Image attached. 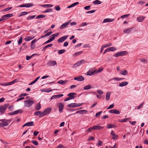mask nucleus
I'll return each instance as SVG.
<instances>
[{
	"label": "nucleus",
	"instance_id": "nucleus-45",
	"mask_svg": "<svg viewBox=\"0 0 148 148\" xmlns=\"http://www.w3.org/2000/svg\"><path fill=\"white\" fill-rule=\"evenodd\" d=\"M109 51H115L116 50V49L115 47H112L109 48Z\"/></svg>",
	"mask_w": 148,
	"mask_h": 148
},
{
	"label": "nucleus",
	"instance_id": "nucleus-20",
	"mask_svg": "<svg viewBox=\"0 0 148 148\" xmlns=\"http://www.w3.org/2000/svg\"><path fill=\"white\" fill-rule=\"evenodd\" d=\"M87 110H79V111H77L75 113H79L81 114H82L83 113L86 114V112H87ZM75 114V113H74V114H72L73 115V114Z\"/></svg>",
	"mask_w": 148,
	"mask_h": 148
},
{
	"label": "nucleus",
	"instance_id": "nucleus-28",
	"mask_svg": "<svg viewBox=\"0 0 148 148\" xmlns=\"http://www.w3.org/2000/svg\"><path fill=\"white\" fill-rule=\"evenodd\" d=\"M54 90L55 89L51 90V89H50L49 88H48V89L44 88V89H42L41 91L42 92H51L53 90Z\"/></svg>",
	"mask_w": 148,
	"mask_h": 148
},
{
	"label": "nucleus",
	"instance_id": "nucleus-14",
	"mask_svg": "<svg viewBox=\"0 0 148 148\" xmlns=\"http://www.w3.org/2000/svg\"><path fill=\"white\" fill-rule=\"evenodd\" d=\"M84 60H83L79 61L76 63L73 66L74 67H76L77 66H80L82 64L84 63Z\"/></svg>",
	"mask_w": 148,
	"mask_h": 148
},
{
	"label": "nucleus",
	"instance_id": "nucleus-4",
	"mask_svg": "<svg viewBox=\"0 0 148 148\" xmlns=\"http://www.w3.org/2000/svg\"><path fill=\"white\" fill-rule=\"evenodd\" d=\"M8 106V104H5L3 106H0V112L1 114L4 113L5 110Z\"/></svg>",
	"mask_w": 148,
	"mask_h": 148
},
{
	"label": "nucleus",
	"instance_id": "nucleus-30",
	"mask_svg": "<svg viewBox=\"0 0 148 148\" xmlns=\"http://www.w3.org/2000/svg\"><path fill=\"white\" fill-rule=\"evenodd\" d=\"M111 92L108 93L107 92L106 93V99L107 101H108L110 99V95Z\"/></svg>",
	"mask_w": 148,
	"mask_h": 148
},
{
	"label": "nucleus",
	"instance_id": "nucleus-37",
	"mask_svg": "<svg viewBox=\"0 0 148 148\" xmlns=\"http://www.w3.org/2000/svg\"><path fill=\"white\" fill-rule=\"evenodd\" d=\"M119 52L120 56H122L125 55L126 54V53H127V52L125 51H123Z\"/></svg>",
	"mask_w": 148,
	"mask_h": 148
},
{
	"label": "nucleus",
	"instance_id": "nucleus-51",
	"mask_svg": "<svg viewBox=\"0 0 148 148\" xmlns=\"http://www.w3.org/2000/svg\"><path fill=\"white\" fill-rule=\"evenodd\" d=\"M55 8L57 11H59L60 10V8L59 5H56L55 6Z\"/></svg>",
	"mask_w": 148,
	"mask_h": 148
},
{
	"label": "nucleus",
	"instance_id": "nucleus-55",
	"mask_svg": "<svg viewBox=\"0 0 148 148\" xmlns=\"http://www.w3.org/2000/svg\"><path fill=\"white\" fill-rule=\"evenodd\" d=\"M12 7L7 8L5 9H4L3 10V11H8L10 10L11 9H12Z\"/></svg>",
	"mask_w": 148,
	"mask_h": 148
},
{
	"label": "nucleus",
	"instance_id": "nucleus-18",
	"mask_svg": "<svg viewBox=\"0 0 148 148\" xmlns=\"http://www.w3.org/2000/svg\"><path fill=\"white\" fill-rule=\"evenodd\" d=\"M63 95L62 94L54 95L51 97V99H54L57 98H59L63 96Z\"/></svg>",
	"mask_w": 148,
	"mask_h": 148
},
{
	"label": "nucleus",
	"instance_id": "nucleus-40",
	"mask_svg": "<svg viewBox=\"0 0 148 148\" xmlns=\"http://www.w3.org/2000/svg\"><path fill=\"white\" fill-rule=\"evenodd\" d=\"M27 126H30L33 125L34 122L31 121L26 123Z\"/></svg>",
	"mask_w": 148,
	"mask_h": 148
},
{
	"label": "nucleus",
	"instance_id": "nucleus-22",
	"mask_svg": "<svg viewBox=\"0 0 148 148\" xmlns=\"http://www.w3.org/2000/svg\"><path fill=\"white\" fill-rule=\"evenodd\" d=\"M145 18V17L143 16H140L137 18V21L139 22H142Z\"/></svg>",
	"mask_w": 148,
	"mask_h": 148
},
{
	"label": "nucleus",
	"instance_id": "nucleus-36",
	"mask_svg": "<svg viewBox=\"0 0 148 148\" xmlns=\"http://www.w3.org/2000/svg\"><path fill=\"white\" fill-rule=\"evenodd\" d=\"M45 17V16L44 14H41L37 16L36 18V19H39L41 18H43Z\"/></svg>",
	"mask_w": 148,
	"mask_h": 148
},
{
	"label": "nucleus",
	"instance_id": "nucleus-59",
	"mask_svg": "<svg viewBox=\"0 0 148 148\" xmlns=\"http://www.w3.org/2000/svg\"><path fill=\"white\" fill-rule=\"evenodd\" d=\"M57 148H65V147L62 145H58Z\"/></svg>",
	"mask_w": 148,
	"mask_h": 148
},
{
	"label": "nucleus",
	"instance_id": "nucleus-25",
	"mask_svg": "<svg viewBox=\"0 0 148 148\" xmlns=\"http://www.w3.org/2000/svg\"><path fill=\"white\" fill-rule=\"evenodd\" d=\"M41 105L40 103L37 104L35 107V109L37 110H38L41 109Z\"/></svg>",
	"mask_w": 148,
	"mask_h": 148
},
{
	"label": "nucleus",
	"instance_id": "nucleus-33",
	"mask_svg": "<svg viewBox=\"0 0 148 148\" xmlns=\"http://www.w3.org/2000/svg\"><path fill=\"white\" fill-rule=\"evenodd\" d=\"M91 88L92 87L90 85H87L86 86L84 87V89L85 90H88Z\"/></svg>",
	"mask_w": 148,
	"mask_h": 148
},
{
	"label": "nucleus",
	"instance_id": "nucleus-2",
	"mask_svg": "<svg viewBox=\"0 0 148 148\" xmlns=\"http://www.w3.org/2000/svg\"><path fill=\"white\" fill-rule=\"evenodd\" d=\"M25 107H30L34 103V101L32 100H25L24 101Z\"/></svg>",
	"mask_w": 148,
	"mask_h": 148
},
{
	"label": "nucleus",
	"instance_id": "nucleus-15",
	"mask_svg": "<svg viewBox=\"0 0 148 148\" xmlns=\"http://www.w3.org/2000/svg\"><path fill=\"white\" fill-rule=\"evenodd\" d=\"M74 79L78 81H82L84 80V78L82 76H79L77 77H75Z\"/></svg>",
	"mask_w": 148,
	"mask_h": 148
},
{
	"label": "nucleus",
	"instance_id": "nucleus-13",
	"mask_svg": "<svg viewBox=\"0 0 148 148\" xmlns=\"http://www.w3.org/2000/svg\"><path fill=\"white\" fill-rule=\"evenodd\" d=\"M69 22L70 21L64 23L60 27V29H62L66 28L69 25Z\"/></svg>",
	"mask_w": 148,
	"mask_h": 148
},
{
	"label": "nucleus",
	"instance_id": "nucleus-53",
	"mask_svg": "<svg viewBox=\"0 0 148 148\" xmlns=\"http://www.w3.org/2000/svg\"><path fill=\"white\" fill-rule=\"evenodd\" d=\"M103 70V68H100L97 70H96V73H100Z\"/></svg>",
	"mask_w": 148,
	"mask_h": 148
},
{
	"label": "nucleus",
	"instance_id": "nucleus-29",
	"mask_svg": "<svg viewBox=\"0 0 148 148\" xmlns=\"http://www.w3.org/2000/svg\"><path fill=\"white\" fill-rule=\"evenodd\" d=\"M116 126L114 124H108L107 127V128L108 129H110L112 128L115 127Z\"/></svg>",
	"mask_w": 148,
	"mask_h": 148
},
{
	"label": "nucleus",
	"instance_id": "nucleus-3",
	"mask_svg": "<svg viewBox=\"0 0 148 148\" xmlns=\"http://www.w3.org/2000/svg\"><path fill=\"white\" fill-rule=\"evenodd\" d=\"M18 82V79H16L13 81L8 82H3L0 83V85L2 86H8Z\"/></svg>",
	"mask_w": 148,
	"mask_h": 148
},
{
	"label": "nucleus",
	"instance_id": "nucleus-9",
	"mask_svg": "<svg viewBox=\"0 0 148 148\" xmlns=\"http://www.w3.org/2000/svg\"><path fill=\"white\" fill-rule=\"evenodd\" d=\"M68 37V35L64 36L58 39L57 41L58 43L62 42L66 40Z\"/></svg>",
	"mask_w": 148,
	"mask_h": 148
},
{
	"label": "nucleus",
	"instance_id": "nucleus-23",
	"mask_svg": "<svg viewBox=\"0 0 148 148\" xmlns=\"http://www.w3.org/2000/svg\"><path fill=\"white\" fill-rule=\"evenodd\" d=\"M128 84V82H122L119 84V86L122 87L127 85Z\"/></svg>",
	"mask_w": 148,
	"mask_h": 148
},
{
	"label": "nucleus",
	"instance_id": "nucleus-57",
	"mask_svg": "<svg viewBox=\"0 0 148 148\" xmlns=\"http://www.w3.org/2000/svg\"><path fill=\"white\" fill-rule=\"evenodd\" d=\"M95 11V10H92L91 11H88L86 12V13L87 14H89V13H94Z\"/></svg>",
	"mask_w": 148,
	"mask_h": 148
},
{
	"label": "nucleus",
	"instance_id": "nucleus-47",
	"mask_svg": "<svg viewBox=\"0 0 148 148\" xmlns=\"http://www.w3.org/2000/svg\"><path fill=\"white\" fill-rule=\"evenodd\" d=\"M32 143L36 145H38V142L36 140H33L32 141Z\"/></svg>",
	"mask_w": 148,
	"mask_h": 148
},
{
	"label": "nucleus",
	"instance_id": "nucleus-42",
	"mask_svg": "<svg viewBox=\"0 0 148 148\" xmlns=\"http://www.w3.org/2000/svg\"><path fill=\"white\" fill-rule=\"evenodd\" d=\"M65 51L66 50L65 49H63L61 50H58V53L60 54H61L64 53Z\"/></svg>",
	"mask_w": 148,
	"mask_h": 148
},
{
	"label": "nucleus",
	"instance_id": "nucleus-43",
	"mask_svg": "<svg viewBox=\"0 0 148 148\" xmlns=\"http://www.w3.org/2000/svg\"><path fill=\"white\" fill-rule=\"evenodd\" d=\"M36 54H34L30 56H26V60H29L30 59H31L32 58V56H34L36 55Z\"/></svg>",
	"mask_w": 148,
	"mask_h": 148
},
{
	"label": "nucleus",
	"instance_id": "nucleus-12",
	"mask_svg": "<svg viewBox=\"0 0 148 148\" xmlns=\"http://www.w3.org/2000/svg\"><path fill=\"white\" fill-rule=\"evenodd\" d=\"M23 112V111L22 110L20 109L18 110H16L14 111L13 112H12L10 113V114L11 115L16 114L18 113L21 114Z\"/></svg>",
	"mask_w": 148,
	"mask_h": 148
},
{
	"label": "nucleus",
	"instance_id": "nucleus-19",
	"mask_svg": "<svg viewBox=\"0 0 148 148\" xmlns=\"http://www.w3.org/2000/svg\"><path fill=\"white\" fill-rule=\"evenodd\" d=\"M114 19H111V18H106L104 19L103 21V23H106L107 22H111L114 21Z\"/></svg>",
	"mask_w": 148,
	"mask_h": 148
},
{
	"label": "nucleus",
	"instance_id": "nucleus-39",
	"mask_svg": "<svg viewBox=\"0 0 148 148\" xmlns=\"http://www.w3.org/2000/svg\"><path fill=\"white\" fill-rule=\"evenodd\" d=\"M25 7L29 8L34 5L31 3H27L25 4Z\"/></svg>",
	"mask_w": 148,
	"mask_h": 148
},
{
	"label": "nucleus",
	"instance_id": "nucleus-1",
	"mask_svg": "<svg viewBox=\"0 0 148 148\" xmlns=\"http://www.w3.org/2000/svg\"><path fill=\"white\" fill-rule=\"evenodd\" d=\"M59 33H57L51 35V38L49 40L46 41L43 44V45L46 44L53 41L55 39V37L59 35Z\"/></svg>",
	"mask_w": 148,
	"mask_h": 148
},
{
	"label": "nucleus",
	"instance_id": "nucleus-27",
	"mask_svg": "<svg viewBox=\"0 0 148 148\" xmlns=\"http://www.w3.org/2000/svg\"><path fill=\"white\" fill-rule=\"evenodd\" d=\"M35 37H32V36H27L25 38V40L26 41H28L32 39Z\"/></svg>",
	"mask_w": 148,
	"mask_h": 148
},
{
	"label": "nucleus",
	"instance_id": "nucleus-16",
	"mask_svg": "<svg viewBox=\"0 0 148 148\" xmlns=\"http://www.w3.org/2000/svg\"><path fill=\"white\" fill-rule=\"evenodd\" d=\"M76 95L75 93L71 92L68 94L67 96H69L71 99H74L75 98V95Z\"/></svg>",
	"mask_w": 148,
	"mask_h": 148
},
{
	"label": "nucleus",
	"instance_id": "nucleus-62",
	"mask_svg": "<svg viewBox=\"0 0 148 148\" xmlns=\"http://www.w3.org/2000/svg\"><path fill=\"white\" fill-rule=\"evenodd\" d=\"M90 5L84 7V9L86 10H88L90 9Z\"/></svg>",
	"mask_w": 148,
	"mask_h": 148
},
{
	"label": "nucleus",
	"instance_id": "nucleus-10",
	"mask_svg": "<svg viewBox=\"0 0 148 148\" xmlns=\"http://www.w3.org/2000/svg\"><path fill=\"white\" fill-rule=\"evenodd\" d=\"M57 105L59 108V111L60 112H61L63 110L64 105L62 103H58Z\"/></svg>",
	"mask_w": 148,
	"mask_h": 148
},
{
	"label": "nucleus",
	"instance_id": "nucleus-35",
	"mask_svg": "<svg viewBox=\"0 0 148 148\" xmlns=\"http://www.w3.org/2000/svg\"><path fill=\"white\" fill-rule=\"evenodd\" d=\"M96 71V70H95L93 72H90V71H88L87 72V75H93L95 73V72Z\"/></svg>",
	"mask_w": 148,
	"mask_h": 148
},
{
	"label": "nucleus",
	"instance_id": "nucleus-34",
	"mask_svg": "<svg viewBox=\"0 0 148 148\" xmlns=\"http://www.w3.org/2000/svg\"><path fill=\"white\" fill-rule=\"evenodd\" d=\"M132 28H130L125 29L124 30V32L125 33H129L131 32L132 30Z\"/></svg>",
	"mask_w": 148,
	"mask_h": 148
},
{
	"label": "nucleus",
	"instance_id": "nucleus-7",
	"mask_svg": "<svg viewBox=\"0 0 148 148\" xmlns=\"http://www.w3.org/2000/svg\"><path fill=\"white\" fill-rule=\"evenodd\" d=\"M0 121L2 122H1L0 123V125L1 126H6L8 125V123L6 121H7L6 119H1L0 120Z\"/></svg>",
	"mask_w": 148,
	"mask_h": 148
},
{
	"label": "nucleus",
	"instance_id": "nucleus-31",
	"mask_svg": "<svg viewBox=\"0 0 148 148\" xmlns=\"http://www.w3.org/2000/svg\"><path fill=\"white\" fill-rule=\"evenodd\" d=\"M78 4H79V3L78 2H76L74 3H73L72 4H71L69 6H68L67 7V8H71L72 7H73L75 6V5H77Z\"/></svg>",
	"mask_w": 148,
	"mask_h": 148
},
{
	"label": "nucleus",
	"instance_id": "nucleus-44",
	"mask_svg": "<svg viewBox=\"0 0 148 148\" xmlns=\"http://www.w3.org/2000/svg\"><path fill=\"white\" fill-rule=\"evenodd\" d=\"M36 16L35 15L32 16H28L27 18V19L28 20L34 18Z\"/></svg>",
	"mask_w": 148,
	"mask_h": 148
},
{
	"label": "nucleus",
	"instance_id": "nucleus-21",
	"mask_svg": "<svg viewBox=\"0 0 148 148\" xmlns=\"http://www.w3.org/2000/svg\"><path fill=\"white\" fill-rule=\"evenodd\" d=\"M13 15L12 14H9L3 15V16L4 18H5V19H6L8 18H10L12 17Z\"/></svg>",
	"mask_w": 148,
	"mask_h": 148
},
{
	"label": "nucleus",
	"instance_id": "nucleus-24",
	"mask_svg": "<svg viewBox=\"0 0 148 148\" xmlns=\"http://www.w3.org/2000/svg\"><path fill=\"white\" fill-rule=\"evenodd\" d=\"M67 82L68 81L67 80L63 81V80H60L59 81L57 82V83L58 84H59L62 85H63L66 84Z\"/></svg>",
	"mask_w": 148,
	"mask_h": 148
},
{
	"label": "nucleus",
	"instance_id": "nucleus-32",
	"mask_svg": "<svg viewBox=\"0 0 148 148\" xmlns=\"http://www.w3.org/2000/svg\"><path fill=\"white\" fill-rule=\"evenodd\" d=\"M41 6L43 7H47V8H51L53 7V5L51 4H44L42 5Z\"/></svg>",
	"mask_w": 148,
	"mask_h": 148
},
{
	"label": "nucleus",
	"instance_id": "nucleus-5",
	"mask_svg": "<svg viewBox=\"0 0 148 148\" xmlns=\"http://www.w3.org/2000/svg\"><path fill=\"white\" fill-rule=\"evenodd\" d=\"M83 104V103H70L67 105V106L69 107H78L80 106H81Z\"/></svg>",
	"mask_w": 148,
	"mask_h": 148
},
{
	"label": "nucleus",
	"instance_id": "nucleus-50",
	"mask_svg": "<svg viewBox=\"0 0 148 148\" xmlns=\"http://www.w3.org/2000/svg\"><path fill=\"white\" fill-rule=\"evenodd\" d=\"M128 120V118H126L125 119H123L119 121L121 122H126Z\"/></svg>",
	"mask_w": 148,
	"mask_h": 148
},
{
	"label": "nucleus",
	"instance_id": "nucleus-63",
	"mask_svg": "<svg viewBox=\"0 0 148 148\" xmlns=\"http://www.w3.org/2000/svg\"><path fill=\"white\" fill-rule=\"evenodd\" d=\"M129 15H130L129 14H125V15H123L122 16H121V18H125L127 17V16H129Z\"/></svg>",
	"mask_w": 148,
	"mask_h": 148
},
{
	"label": "nucleus",
	"instance_id": "nucleus-56",
	"mask_svg": "<svg viewBox=\"0 0 148 148\" xmlns=\"http://www.w3.org/2000/svg\"><path fill=\"white\" fill-rule=\"evenodd\" d=\"M52 33V32H49L45 34V36L46 37L49 36Z\"/></svg>",
	"mask_w": 148,
	"mask_h": 148
},
{
	"label": "nucleus",
	"instance_id": "nucleus-64",
	"mask_svg": "<svg viewBox=\"0 0 148 148\" xmlns=\"http://www.w3.org/2000/svg\"><path fill=\"white\" fill-rule=\"evenodd\" d=\"M102 112V111H100L99 112L95 114V116L97 117L98 116H99L101 114Z\"/></svg>",
	"mask_w": 148,
	"mask_h": 148
},
{
	"label": "nucleus",
	"instance_id": "nucleus-52",
	"mask_svg": "<svg viewBox=\"0 0 148 148\" xmlns=\"http://www.w3.org/2000/svg\"><path fill=\"white\" fill-rule=\"evenodd\" d=\"M22 37H21L19 39L18 42V44L19 45H20L22 43Z\"/></svg>",
	"mask_w": 148,
	"mask_h": 148
},
{
	"label": "nucleus",
	"instance_id": "nucleus-26",
	"mask_svg": "<svg viewBox=\"0 0 148 148\" xmlns=\"http://www.w3.org/2000/svg\"><path fill=\"white\" fill-rule=\"evenodd\" d=\"M120 73L122 75H126L128 74L127 71L126 70H124L123 71H120Z\"/></svg>",
	"mask_w": 148,
	"mask_h": 148
},
{
	"label": "nucleus",
	"instance_id": "nucleus-58",
	"mask_svg": "<svg viewBox=\"0 0 148 148\" xmlns=\"http://www.w3.org/2000/svg\"><path fill=\"white\" fill-rule=\"evenodd\" d=\"M87 25L86 23H83L80 24V26L83 27L84 26H86Z\"/></svg>",
	"mask_w": 148,
	"mask_h": 148
},
{
	"label": "nucleus",
	"instance_id": "nucleus-6",
	"mask_svg": "<svg viewBox=\"0 0 148 148\" xmlns=\"http://www.w3.org/2000/svg\"><path fill=\"white\" fill-rule=\"evenodd\" d=\"M47 65L49 66H54L57 65L56 62L54 60L49 61L47 63Z\"/></svg>",
	"mask_w": 148,
	"mask_h": 148
},
{
	"label": "nucleus",
	"instance_id": "nucleus-48",
	"mask_svg": "<svg viewBox=\"0 0 148 148\" xmlns=\"http://www.w3.org/2000/svg\"><path fill=\"white\" fill-rule=\"evenodd\" d=\"M52 11V9L51 8H49L47 9L45 11L43 12L44 13H46V12H51Z\"/></svg>",
	"mask_w": 148,
	"mask_h": 148
},
{
	"label": "nucleus",
	"instance_id": "nucleus-17",
	"mask_svg": "<svg viewBox=\"0 0 148 148\" xmlns=\"http://www.w3.org/2000/svg\"><path fill=\"white\" fill-rule=\"evenodd\" d=\"M103 128V127H101L99 126L94 125L92 126L93 130H100Z\"/></svg>",
	"mask_w": 148,
	"mask_h": 148
},
{
	"label": "nucleus",
	"instance_id": "nucleus-46",
	"mask_svg": "<svg viewBox=\"0 0 148 148\" xmlns=\"http://www.w3.org/2000/svg\"><path fill=\"white\" fill-rule=\"evenodd\" d=\"M82 53H83L82 51H80L79 52H78L75 53H74V55H75V56H77L81 54Z\"/></svg>",
	"mask_w": 148,
	"mask_h": 148
},
{
	"label": "nucleus",
	"instance_id": "nucleus-8",
	"mask_svg": "<svg viewBox=\"0 0 148 148\" xmlns=\"http://www.w3.org/2000/svg\"><path fill=\"white\" fill-rule=\"evenodd\" d=\"M52 110V109L51 108H48L45 109L43 112V113L44 116L45 115H48L50 114Z\"/></svg>",
	"mask_w": 148,
	"mask_h": 148
},
{
	"label": "nucleus",
	"instance_id": "nucleus-38",
	"mask_svg": "<svg viewBox=\"0 0 148 148\" xmlns=\"http://www.w3.org/2000/svg\"><path fill=\"white\" fill-rule=\"evenodd\" d=\"M93 3L95 5H99L101 3V2L98 0H96L93 2Z\"/></svg>",
	"mask_w": 148,
	"mask_h": 148
},
{
	"label": "nucleus",
	"instance_id": "nucleus-60",
	"mask_svg": "<svg viewBox=\"0 0 148 148\" xmlns=\"http://www.w3.org/2000/svg\"><path fill=\"white\" fill-rule=\"evenodd\" d=\"M114 113L116 114H120V112L118 110H116L114 109Z\"/></svg>",
	"mask_w": 148,
	"mask_h": 148
},
{
	"label": "nucleus",
	"instance_id": "nucleus-61",
	"mask_svg": "<svg viewBox=\"0 0 148 148\" xmlns=\"http://www.w3.org/2000/svg\"><path fill=\"white\" fill-rule=\"evenodd\" d=\"M28 95L27 93H22L19 96V97L25 96Z\"/></svg>",
	"mask_w": 148,
	"mask_h": 148
},
{
	"label": "nucleus",
	"instance_id": "nucleus-11",
	"mask_svg": "<svg viewBox=\"0 0 148 148\" xmlns=\"http://www.w3.org/2000/svg\"><path fill=\"white\" fill-rule=\"evenodd\" d=\"M34 115L35 116H38L40 117L44 116L43 112L40 111H38L34 112Z\"/></svg>",
	"mask_w": 148,
	"mask_h": 148
},
{
	"label": "nucleus",
	"instance_id": "nucleus-41",
	"mask_svg": "<svg viewBox=\"0 0 148 148\" xmlns=\"http://www.w3.org/2000/svg\"><path fill=\"white\" fill-rule=\"evenodd\" d=\"M28 12H21L19 14V16H22L24 15L27 14Z\"/></svg>",
	"mask_w": 148,
	"mask_h": 148
},
{
	"label": "nucleus",
	"instance_id": "nucleus-49",
	"mask_svg": "<svg viewBox=\"0 0 148 148\" xmlns=\"http://www.w3.org/2000/svg\"><path fill=\"white\" fill-rule=\"evenodd\" d=\"M112 138L114 140H115V139H117L118 138V136L115 134L114 135L112 136Z\"/></svg>",
	"mask_w": 148,
	"mask_h": 148
},
{
	"label": "nucleus",
	"instance_id": "nucleus-54",
	"mask_svg": "<svg viewBox=\"0 0 148 148\" xmlns=\"http://www.w3.org/2000/svg\"><path fill=\"white\" fill-rule=\"evenodd\" d=\"M140 60L142 62H144V63H146V64L147 63V60L144 59H140Z\"/></svg>",
	"mask_w": 148,
	"mask_h": 148
}]
</instances>
